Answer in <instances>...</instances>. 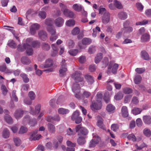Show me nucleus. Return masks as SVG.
<instances>
[{
    "instance_id": "obj_1",
    "label": "nucleus",
    "mask_w": 151,
    "mask_h": 151,
    "mask_svg": "<svg viewBox=\"0 0 151 151\" xmlns=\"http://www.w3.org/2000/svg\"><path fill=\"white\" fill-rule=\"evenodd\" d=\"M76 132L78 133V135L86 137L88 133L87 130L85 127H81V124L78 125L75 127Z\"/></svg>"
},
{
    "instance_id": "obj_2",
    "label": "nucleus",
    "mask_w": 151,
    "mask_h": 151,
    "mask_svg": "<svg viewBox=\"0 0 151 151\" xmlns=\"http://www.w3.org/2000/svg\"><path fill=\"white\" fill-rule=\"evenodd\" d=\"M60 6L61 7V10L65 15L70 18H73L74 14L73 12L67 9L66 6L62 3L60 4Z\"/></svg>"
},
{
    "instance_id": "obj_3",
    "label": "nucleus",
    "mask_w": 151,
    "mask_h": 151,
    "mask_svg": "<svg viewBox=\"0 0 151 151\" xmlns=\"http://www.w3.org/2000/svg\"><path fill=\"white\" fill-rule=\"evenodd\" d=\"M61 66L59 70V76L61 77H63L66 75V72L67 70L66 63L64 59H63L61 63Z\"/></svg>"
},
{
    "instance_id": "obj_4",
    "label": "nucleus",
    "mask_w": 151,
    "mask_h": 151,
    "mask_svg": "<svg viewBox=\"0 0 151 151\" xmlns=\"http://www.w3.org/2000/svg\"><path fill=\"white\" fill-rule=\"evenodd\" d=\"M101 103L100 100L93 101L92 104L90 105L91 109L93 111L100 110L101 109Z\"/></svg>"
},
{
    "instance_id": "obj_5",
    "label": "nucleus",
    "mask_w": 151,
    "mask_h": 151,
    "mask_svg": "<svg viewBox=\"0 0 151 151\" xmlns=\"http://www.w3.org/2000/svg\"><path fill=\"white\" fill-rule=\"evenodd\" d=\"M79 115V112L77 110L73 113L71 116V119L73 121L75 120V123L77 124L80 123L82 120V118Z\"/></svg>"
},
{
    "instance_id": "obj_6",
    "label": "nucleus",
    "mask_w": 151,
    "mask_h": 151,
    "mask_svg": "<svg viewBox=\"0 0 151 151\" xmlns=\"http://www.w3.org/2000/svg\"><path fill=\"white\" fill-rule=\"evenodd\" d=\"M81 74L80 72L76 71L72 76L76 83L82 82L83 80V78L81 77Z\"/></svg>"
},
{
    "instance_id": "obj_7",
    "label": "nucleus",
    "mask_w": 151,
    "mask_h": 151,
    "mask_svg": "<svg viewBox=\"0 0 151 151\" xmlns=\"http://www.w3.org/2000/svg\"><path fill=\"white\" fill-rule=\"evenodd\" d=\"M110 20V14L109 12H105L103 14L102 18V22L104 24H107L109 22Z\"/></svg>"
},
{
    "instance_id": "obj_8",
    "label": "nucleus",
    "mask_w": 151,
    "mask_h": 151,
    "mask_svg": "<svg viewBox=\"0 0 151 151\" xmlns=\"http://www.w3.org/2000/svg\"><path fill=\"white\" fill-rule=\"evenodd\" d=\"M64 22V19L61 17H58L55 19L54 21L56 26L58 27H60L62 26Z\"/></svg>"
},
{
    "instance_id": "obj_9",
    "label": "nucleus",
    "mask_w": 151,
    "mask_h": 151,
    "mask_svg": "<svg viewBox=\"0 0 151 151\" xmlns=\"http://www.w3.org/2000/svg\"><path fill=\"white\" fill-rule=\"evenodd\" d=\"M38 29V24L35 23L32 24L30 27V32L32 35H34L36 32V31Z\"/></svg>"
},
{
    "instance_id": "obj_10",
    "label": "nucleus",
    "mask_w": 151,
    "mask_h": 151,
    "mask_svg": "<svg viewBox=\"0 0 151 151\" xmlns=\"http://www.w3.org/2000/svg\"><path fill=\"white\" fill-rule=\"evenodd\" d=\"M38 36L43 41L46 40L47 37L46 32L43 30L40 31L38 33Z\"/></svg>"
},
{
    "instance_id": "obj_11",
    "label": "nucleus",
    "mask_w": 151,
    "mask_h": 151,
    "mask_svg": "<svg viewBox=\"0 0 151 151\" xmlns=\"http://www.w3.org/2000/svg\"><path fill=\"white\" fill-rule=\"evenodd\" d=\"M23 111L21 109L16 110L14 114V116L17 119H19L22 117L23 115Z\"/></svg>"
},
{
    "instance_id": "obj_12",
    "label": "nucleus",
    "mask_w": 151,
    "mask_h": 151,
    "mask_svg": "<svg viewBox=\"0 0 151 151\" xmlns=\"http://www.w3.org/2000/svg\"><path fill=\"white\" fill-rule=\"evenodd\" d=\"M37 130H36L32 132V134L30 135V137L29 138L30 140L35 141L37 139Z\"/></svg>"
},
{
    "instance_id": "obj_13",
    "label": "nucleus",
    "mask_w": 151,
    "mask_h": 151,
    "mask_svg": "<svg viewBox=\"0 0 151 151\" xmlns=\"http://www.w3.org/2000/svg\"><path fill=\"white\" fill-rule=\"evenodd\" d=\"M48 130L49 132L52 134L54 133L55 132V128L54 125L48 123L47 124Z\"/></svg>"
},
{
    "instance_id": "obj_14",
    "label": "nucleus",
    "mask_w": 151,
    "mask_h": 151,
    "mask_svg": "<svg viewBox=\"0 0 151 151\" xmlns=\"http://www.w3.org/2000/svg\"><path fill=\"white\" fill-rule=\"evenodd\" d=\"M85 78L89 84L91 85L94 82L93 77L87 74L85 76Z\"/></svg>"
},
{
    "instance_id": "obj_15",
    "label": "nucleus",
    "mask_w": 151,
    "mask_h": 151,
    "mask_svg": "<svg viewBox=\"0 0 151 151\" xmlns=\"http://www.w3.org/2000/svg\"><path fill=\"white\" fill-rule=\"evenodd\" d=\"M78 138L77 139V142L78 144L81 145H84L86 142L85 139V137L78 136Z\"/></svg>"
},
{
    "instance_id": "obj_16",
    "label": "nucleus",
    "mask_w": 151,
    "mask_h": 151,
    "mask_svg": "<svg viewBox=\"0 0 151 151\" xmlns=\"http://www.w3.org/2000/svg\"><path fill=\"white\" fill-rule=\"evenodd\" d=\"M97 125L100 128L103 130L106 129L105 126L103 124V119L102 118H100L98 120Z\"/></svg>"
},
{
    "instance_id": "obj_17",
    "label": "nucleus",
    "mask_w": 151,
    "mask_h": 151,
    "mask_svg": "<svg viewBox=\"0 0 151 151\" xmlns=\"http://www.w3.org/2000/svg\"><path fill=\"white\" fill-rule=\"evenodd\" d=\"M143 120L144 122L146 124H151V117L150 116H143Z\"/></svg>"
},
{
    "instance_id": "obj_18",
    "label": "nucleus",
    "mask_w": 151,
    "mask_h": 151,
    "mask_svg": "<svg viewBox=\"0 0 151 151\" xmlns=\"http://www.w3.org/2000/svg\"><path fill=\"white\" fill-rule=\"evenodd\" d=\"M122 114L124 117H127L128 116L129 114L127 107L126 106H123L121 110Z\"/></svg>"
},
{
    "instance_id": "obj_19",
    "label": "nucleus",
    "mask_w": 151,
    "mask_h": 151,
    "mask_svg": "<svg viewBox=\"0 0 151 151\" xmlns=\"http://www.w3.org/2000/svg\"><path fill=\"white\" fill-rule=\"evenodd\" d=\"M22 63L24 65H29L31 63L30 59L26 57H23L21 60Z\"/></svg>"
},
{
    "instance_id": "obj_20",
    "label": "nucleus",
    "mask_w": 151,
    "mask_h": 151,
    "mask_svg": "<svg viewBox=\"0 0 151 151\" xmlns=\"http://www.w3.org/2000/svg\"><path fill=\"white\" fill-rule=\"evenodd\" d=\"M141 56L142 58L147 60L150 59V57L148 53L145 51H142L141 52Z\"/></svg>"
},
{
    "instance_id": "obj_21",
    "label": "nucleus",
    "mask_w": 151,
    "mask_h": 151,
    "mask_svg": "<svg viewBox=\"0 0 151 151\" xmlns=\"http://www.w3.org/2000/svg\"><path fill=\"white\" fill-rule=\"evenodd\" d=\"M121 30L124 34L129 33L132 32L133 28L131 27H128L122 28Z\"/></svg>"
},
{
    "instance_id": "obj_22",
    "label": "nucleus",
    "mask_w": 151,
    "mask_h": 151,
    "mask_svg": "<svg viewBox=\"0 0 151 151\" xmlns=\"http://www.w3.org/2000/svg\"><path fill=\"white\" fill-rule=\"evenodd\" d=\"M74 83L72 87V90L74 93L77 92V91H79L80 89L79 84L77 83Z\"/></svg>"
},
{
    "instance_id": "obj_23",
    "label": "nucleus",
    "mask_w": 151,
    "mask_h": 151,
    "mask_svg": "<svg viewBox=\"0 0 151 151\" xmlns=\"http://www.w3.org/2000/svg\"><path fill=\"white\" fill-rule=\"evenodd\" d=\"M118 17L120 19L124 20L127 18V14L126 12H122L118 14Z\"/></svg>"
},
{
    "instance_id": "obj_24",
    "label": "nucleus",
    "mask_w": 151,
    "mask_h": 151,
    "mask_svg": "<svg viewBox=\"0 0 151 151\" xmlns=\"http://www.w3.org/2000/svg\"><path fill=\"white\" fill-rule=\"evenodd\" d=\"M103 58L102 53H98L96 56L95 59V62L96 63H99Z\"/></svg>"
},
{
    "instance_id": "obj_25",
    "label": "nucleus",
    "mask_w": 151,
    "mask_h": 151,
    "mask_svg": "<svg viewBox=\"0 0 151 151\" xmlns=\"http://www.w3.org/2000/svg\"><path fill=\"white\" fill-rule=\"evenodd\" d=\"M73 8L75 11L80 12L81 11L83 7L81 5L75 4L73 5Z\"/></svg>"
},
{
    "instance_id": "obj_26",
    "label": "nucleus",
    "mask_w": 151,
    "mask_h": 151,
    "mask_svg": "<svg viewBox=\"0 0 151 151\" xmlns=\"http://www.w3.org/2000/svg\"><path fill=\"white\" fill-rule=\"evenodd\" d=\"M53 61L50 59L47 60L44 66V68H49L53 65Z\"/></svg>"
},
{
    "instance_id": "obj_27",
    "label": "nucleus",
    "mask_w": 151,
    "mask_h": 151,
    "mask_svg": "<svg viewBox=\"0 0 151 151\" xmlns=\"http://www.w3.org/2000/svg\"><path fill=\"white\" fill-rule=\"evenodd\" d=\"M98 141L96 139H92L90 142L89 147H95L96 145L98 143Z\"/></svg>"
},
{
    "instance_id": "obj_28",
    "label": "nucleus",
    "mask_w": 151,
    "mask_h": 151,
    "mask_svg": "<svg viewBox=\"0 0 151 151\" xmlns=\"http://www.w3.org/2000/svg\"><path fill=\"white\" fill-rule=\"evenodd\" d=\"M142 111L141 109L138 108H134L132 111V113L135 115H137L140 113Z\"/></svg>"
},
{
    "instance_id": "obj_29",
    "label": "nucleus",
    "mask_w": 151,
    "mask_h": 151,
    "mask_svg": "<svg viewBox=\"0 0 151 151\" xmlns=\"http://www.w3.org/2000/svg\"><path fill=\"white\" fill-rule=\"evenodd\" d=\"M47 31L51 35H54L56 34V29L53 27H47Z\"/></svg>"
},
{
    "instance_id": "obj_30",
    "label": "nucleus",
    "mask_w": 151,
    "mask_h": 151,
    "mask_svg": "<svg viewBox=\"0 0 151 151\" xmlns=\"http://www.w3.org/2000/svg\"><path fill=\"white\" fill-rule=\"evenodd\" d=\"M150 39V36L147 34H145L143 35L141 37V40L142 42H147Z\"/></svg>"
},
{
    "instance_id": "obj_31",
    "label": "nucleus",
    "mask_w": 151,
    "mask_h": 151,
    "mask_svg": "<svg viewBox=\"0 0 151 151\" xmlns=\"http://www.w3.org/2000/svg\"><path fill=\"white\" fill-rule=\"evenodd\" d=\"M26 49V52L27 54L29 55H32L33 53V51L31 46L27 44Z\"/></svg>"
},
{
    "instance_id": "obj_32",
    "label": "nucleus",
    "mask_w": 151,
    "mask_h": 151,
    "mask_svg": "<svg viewBox=\"0 0 151 151\" xmlns=\"http://www.w3.org/2000/svg\"><path fill=\"white\" fill-rule=\"evenodd\" d=\"M58 112L60 114H65L68 113L69 111L67 109L60 108L58 109Z\"/></svg>"
},
{
    "instance_id": "obj_33",
    "label": "nucleus",
    "mask_w": 151,
    "mask_h": 151,
    "mask_svg": "<svg viewBox=\"0 0 151 151\" xmlns=\"http://www.w3.org/2000/svg\"><path fill=\"white\" fill-rule=\"evenodd\" d=\"M2 136L5 138H7L9 137V132L7 129H5L3 130Z\"/></svg>"
},
{
    "instance_id": "obj_34",
    "label": "nucleus",
    "mask_w": 151,
    "mask_h": 151,
    "mask_svg": "<svg viewBox=\"0 0 151 151\" xmlns=\"http://www.w3.org/2000/svg\"><path fill=\"white\" fill-rule=\"evenodd\" d=\"M106 110L109 112L113 113L115 109V107L111 104H109L106 107Z\"/></svg>"
},
{
    "instance_id": "obj_35",
    "label": "nucleus",
    "mask_w": 151,
    "mask_h": 151,
    "mask_svg": "<svg viewBox=\"0 0 151 151\" xmlns=\"http://www.w3.org/2000/svg\"><path fill=\"white\" fill-rule=\"evenodd\" d=\"M13 140L15 145L17 146H19L21 143V140L18 137H14L13 138Z\"/></svg>"
},
{
    "instance_id": "obj_36",
    "label": "nucleus",
    "mask_w": 151,
    "mask_h": 151,
    "mask_svg": "<svg viewBox=\"0 0 151 151\" xmlns=\"http://www.w3.org/2000/svg\"><path fill=\"white\" fill-rule=\"evenodd\" d=\"M123 97L122 93L120 92L117 93L114 97V99L116 100H119L122 99Z\"/></svg>"
},
{
    "instance_id": "obj_37",
    "label": "nucleus",
    "mask_w": 151,
    "mask_h": 151,
    "mask_svg": "<svg viewBox=\"0 0 151 151\" xmlns=\"http://www.w3.org/2000/svg\"><path fill=\"white\" fill-rule=\"evenodd\" d=\"M42 49L45 50H48L50 48V46L47 43H43L42 45Z\"/></svg>"
},
{
    "instance_id": "obj_38",
    "label": "nucleus",
    "mask_w": 151,
    "mask_h": 151,
    "mask_svg": "<svg viewBox=\"0 0 151 151\" xmlns=\"http://www.w3.org/2000/svg\"><path fill=\"white\" fill-rule=\"evenodd\" d=\"M27 44H24L22 45H19L18 47V50L21 51H23L25 49H26Z\"/></svg>"
},
{
    "instance_id": "obj_39",
    "label": "nucleus",
    "mask_w": 151,
    "mask_h": 151,
    "mask_svg": "<svg viewBox=\"0 0 151 151\" xmlns=\"http://www.w3.org/2000/svg\"><path fill=\"white\" fill-rule=\"evenodd\" d=\"M8 44L9 46L12 48H15L17 45L12 40H9Z\"/></svg>"
},
{
    "instance_id": "obj_40",
    "label": "nucleus",
    "mask_w": 151,
    "mask_h": 151,
    "mask_svg": "<svg viewBox=\"0 0 151 151\" xmlns=\"http://www.w3.org/2000/svg\"><path fill=\"white\" fill-rule=\"evenodd\" d=\"M114 4L115 6L118 9H121L123 8V6L121 2L117 0L114 1Z\"/></svg>"
},
{
    "instance_id": "obj_41",
    "label": "nucleus",
    "mask_w": 151,
    "mask_h": 151,
    "mask_svg": "<svg viewBox=\"0 0 151 151\" xmlns=\"http://www.w3.org/2000/svg\"><path fill=\"white\" fill-rule=\"evenodd\" d=\"M91 42V40L88 38H85L82 40V43L84 45H88Z\"/></svg>"
},
{
    "instance_id": "obj_42",
    "label": "nucleus",
    "mask_w": 151,
    "mask_h": 151,
    "mask_svg": "<svg viewBox=\"0 0 151 151\" xmlns=\"http://www.w3.org/2000/svg\"><path fill=\"white\" fill-rule=\"evenodd\" d=\"M20 76L22 78L24 82L27 83L29 81V79L26 74L25 73H22Z\"/></svg>"
},
{
    "instance_id": "obj_43",
    "label": "nucleus",
    "mask_w": 151,
    "mask_h": 151,
    "mask_svg": "<svg viewBox=\"0 0 151 151\" xmlns=\"http://www.w3.org/2000/svg\"><path fill=\"white\" fill-rule=\"evenodd\" d=\"M142 77L140 76L137 75L135 76L134 81L136 84L139 83L141 81Z\"/></svg>"
},
{
    "instance_id": "obj_44",
    "label": "nucleus",
    "mask_w": 151,
    "mask_h": 151,
    "mask_svg": "<svg viewBox=\"0 0 151 151\" xmlns=\"http://www.w3.org/2000/svg\"><path fill=\"white\" fill-rule=\"evenodd\" d=\"M16 91L14 90L12 91V95L11 97L12 100H13L15 102H17L18 98L16 95Z\"/></svg>"
},
{
    "instance_id": "obj_45",
    "label": "nucleus",
    "mask_w": 151,
    "mask_h": 151,
    "mask_svg": "<svg viewBox=\"0 0 151 151\" xmlns=\"http://www.w3.org/2000/svg\"><path fill=\"white\" fill-rule=\"evenodd\" d=\"M148 22L151 23V20H148L145 19L141 22H137L136 23L137 25H145L148 24Z\"/></svg>"
},
{
    "instance_id": "obj_46",
    "label": "nucleus",
    "mask_w": 151,
    "mask_h": 151,
    "mask_svg": "<svg viewBox=\"0 0 151 151\" xmlns=\"http://www.w3.org/2000/svg\"><path fill=\"white\" fill-rule=\"evenodd\" d=\"M96 47L94 46H91L88 48V52L90 54L94 53L96 51Z\"/></svg>"
},
{
    "instance_id": "obj_47",
    "label": "nucleus",
    "mask_w": 151,
    "mask_h": 151,
    "mask_svg": "<svg viewBox=\"0 0 151 151\" xmlns=\"http://www.w3.org/2000/svg\"><path fill=\"white\" fill-rule=\"evenodd\" d=\"M53 19L51 18H48L45 19V24L47 25L51 26L52 25Z\"/></svg>"
},
{
    "instance_id": "obj_48",
    "label": "nucleus",
    "mask_w": 151,
    "mask_h": 151,
    "mask_svg": "<svg viewBox=\"0 0 151 151\" xmlns=\"http://www.w3.org/2000/svg\"><path fill=\"white\" fill-rule=\"evenodd\" d=\"M5 119L6 122L9 124H12L13 122L12 119L9 115H6L5 116Z\"/></svg>"
},
{
    "instance_id": "obj_49",
    "label": "nucleus",
    "mask_w": 151,
    "mask_h": 151,
    "mask_svg": "<svg viewBox=\"0 0 151 151\" xmlns=\"http://www.w3.org/2000/svg\"><path fill=\"white\" fill-rule=\"evenodd\" d=\"M66 24L68 26H73L75 24V22L74 20L70 19L67 21Z\"/></svg>"
},
{
    "instance_id": "obj_50",
    "label": "nucleus",
    "mask_w": 151,
    "mask_h": 151,
    "mask_svg": "<svg viewBox=\"0 0 151 151\" xmlns=\"http://www.w3.org/2000/svg\"><path fill=\"white\" fill-rule=\"evenodd\" d=\"M127 138L129 140H131L133 142L136 141V138L135 136L133 134H130L127 136Z\"/></svg>"
},
{
    "instance_id": "obj_51",
    "label": "nucleus",
    "mask_w": 151,
    "mask_h": 151,
    "mask_svg": "<svg viewBox=\"0 0 151 151\" xmlns=\"http://www.w3.org/2000/svg\"><path fill=\"white\" fill-rule=\"evenodd\" d=\"M144 134L147 137H149L151 135V131L150 129L145 128L143 130Z\"/></svg>"
},
{
    "instance_id": "obj_52",
    "label": "nucleus",
    "mask_w": 151,
    "mask_h": 151,
    "mask_svg": "<svg viewBox=\"0 0 151 151\" xmlns=\"http://www.w3.org/2000/svg\"><path fill=\"white\" fill-rule=\"evenodd\" d=\"M27 128L23 126H22L20 129L19 130V134H24L26 133L27 131Z\"/></svg>"
},
{
    "instance_id": "obj_53",
    "label": "nucleus",
    "mask_w": 151,
    "mask_h": 151,
    "mask_svg": "<svg viewBox=\"0 0 151 151\" xmlns=\"http://www.w3.org/2000/svg\"><path fill=\"white\" fill-rule=\"evenodd\" d=\"M78 50L77 49H72L69 51V53L71 55L75 56L78 53Z\"/></svg>"
},
{
    "instance_id": "obj_54",
    "label": "nucleus",
    "mask_w": 151,
    "mask_h": 151,
    "mask_svg": "<svg viewBox=\"0 0 151 151\" xmlns=\"http://www.w3.org/2000/svg\"><path fill=\"white\" fill-rule=\"evenodd\" d=\"M123 92L125 94H129L132 92V89L129 88H125L123 89Z\"/></svg>"
},
{
    "instance_id": "obj_55",
    "label": "nucleus",
    "mask_w": 151,
    "mask_h": 151,
    "mask_svg": "<svg viewBox=\"0 0 151 151\" xmlns=\"http://www.w3.org/2000/svg\"><path fill=\"white\" fill-rule=\"evenodd\" d=\"M80 32L79 29L78 27H76L72 31L71 33L73 35H76L78 34Z\"/></svg>"
},
{
    "instance_id": "obj_56",
    "label": "nucleus",
    "mask_w": 151,
    "mask_h": 151,
    "mask_svg": "<svg viewBox=\"0 0 151 151\" xmlns=\"http://www.w3.org/2000/svg\"><path fill=\"white\" fill-rule=\"evenodd\" d=\"M119 65L117 64H115L112 68V72L114 74H115L117 73V70Z\"/></svg>"
},
{
    "instance_id": "obj_57",
    "label": "nucleus",
    "mask_w": 151,
    "mask_h": 151,
    "mask_svg": "<svg viewBox=\"0 0 151 151\" xmlns=\"http://www.w3.org/2000/svg\"><path fill=\"white\" fill-rule=\"evenodd\" d=\"M132 96L131 95H128L125 96L124 99V102L127 103L130 101L131 99Z\"/></svg>"
},
{
    "instance_id": "obj_58",
    "label": "nucleus",
    "mask_w": 151,
    "mask_h": 151,
    "mask_svg": "<svg viewBox=\"0 0 151 151\" xmlns=\"http://www.w3.org/2000/svg\"><path fill=\"white\" fill-rule=\"evenodd\" d=\"M76 130H74V131L72 130L70 128H68V130H67V134L68 135H74L76 134Z\"/></svg>"
},
{
    "instance_id": "obj_59",
    "label": "nucleus",
    "mask_w": 151,
    "mask_h": 151,
    "mask_svg": "<svg viewBox=\"0 0 151 151\" xmlns=\"http://www.w3.org/2000/svg\"><path fill=\"white\" fill-rule=\"evenodd\" d=\"M39 15L40 17L42 19H45L46 17V14L44 11H40L39 13Z\"/></svg>"
},
{
    "instance_id": "obj_60",
    "label": "nucleus",
    "mask_w": 151,
    "mask_h": 151,
    "mask_svg": "<svg viewBox=\"0 0 151 151\" xmlns=\"http://www.w3.org/2000/svg\"><path fill=\"white\" fill-rule=\"evenodd\" d=\"M29 116H25L23 120V123L24 124H27L29 122Z\"/></svg>"
},
{
    "instance_id": "obj_61",
    "label": "nucleus",
    "mask_w": 151,
    "mask_h": 151,
    "mask_svg": "<svg viewBox=\"0 0 151 151\" xmlns=\"http://www.w3.org/2000/svg\"><path fill=\"white\" fill-rule=\"evenodd\" d=\"M135 71L138 74H141L145 71V69L144 68H137L135 69Z\"/></svg>"
},
{
    "instance_id": "obj_62",
    "label": "nucleus",
    "mask_w": 151,
    "mask_h": 151,
    "mask_svg": "<svg viewBox=\"0 0 151 151\" xmlns=\"http://www.w3.org/2000/svg\"><path fill=\"white\" fill-rule=\"evenodd\" d=\"M1 89L2 91L3 94L4 95H6L8 92V90L4 85H1Z\"/></svg>"
},
{
    "instance_id": "obj_63",
    "label": "nucleus",
    "mask_w": 151,
    "mask_h": 151,
    "mask_svg": "<svg viewBox=\"0 0 151 151\" xmlns=\"http://www.w3.org/2000/svg\"><path fill=\"white\" fill-rule=\"evenodd\" d=\"M136 6L137 9L140 11H142L143 6L141 3L138 2L136 4Z\"/></svg>"
},
{
    "instance_id": "obj_64",
    "label": "nucleus",
    "mask_w": 151,
    "mask_h": 151,
    "mask_svg": "<svg viewBox=\"0 0 151 151\" xmlns=\"http://www.w3.org/2000/svg\"><path fill=\"white\" fill-rule=\"evenodd\" d=\"M111 129L114 132H116L119 129V126L116 124H113L111 126Z\"/></svg>"
}]
</instances>
